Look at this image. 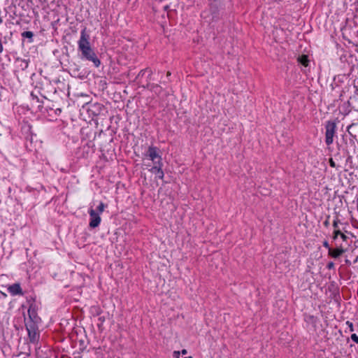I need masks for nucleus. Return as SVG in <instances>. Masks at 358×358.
I'll return each instance as SVG.
<instances>
[{
    "instance_id": "nucleus-1",
    "label": "nucleus",
    "mask_w": 358,
    "mask_h": 358,
    "mask_svg": "<svg viewBox=\"0 0 358 358\" xmlns=\"http://www.w3.org/2000/svg\"><path fill=\"white\" fill-rule=\"evenodd\" d=\"M88 40L89 35L85 33V29H83L78 41V47L81 52L82 57L92 62L95 67H99L101 62L91 48Z\"/></svg>"
},
{
    "instance_id": "nucleus-2",
    "label": "nucleus",
    "mask_w": 358,
    "mask_h": 358,
    "mask_svg": "<svg viewBox=\"0 0 358 358\" xmlns=\"http://www.w3.org/2000/svg\"><path fill=\"white\" fill-rule=\"evenodd\" d=\"M209 8L201 13L202 18L208 23L217 22L222 15L223 5L220 0H208Z\"/></svg>"
},
{
    "instance_id": "nucleus-3",
    "label": "nucleus",
    "mask_w": 358,
    "mask_h": 358,
    "mask_svg": "<svg viewBox=\"0 0 358 358\" xmlns=\"http://www.w3.org/2000/svg\"><path fill=\"white\" fill-rule=\"evenodd\" d=\"M38 323L33 322H25V327L28 332V336L30 342L36 343L39 338V332L38 330Z\"/></svg>"
},
{
    "instance_id": "nucleus-4",
    "label": "nucleus",
    "mask_w": 358,
    "mask_h": 358,
    "mask_svg": "<svg viewBox=\"0 0 358 358\" xmlns=\"http://www.w3.org/2000/svg\"><path fill=\"white\" fill-rule=\"evenodd\" d=\"M325 142L329 145L333 143L336 125L334 122L329 121L326 124Z\"/></svg>"
},
{
    "instance_id": "nucleus-5",
    "label": "nucleus",
    "mask_w": 358,
    "mask_h": 358,
    "mask_svg": "<svg viewBox=\"0 0 358 358\" xmlns=\"http://www.w3.org/2000/svg\"><path fill=\"white\" fill-rule=\"evenodd\" d=\"M89 214L90 216V221L89 223L90 227L93 229L97 227L100 224L101 220L99 213L94 209L91 208L89 210Z\"/></svg>"
},
{
    "instance_id": "nucleus-6",
    "label": "nucleus",
    "mask_w": 358,
    "mask_h": 358,
    "mask_svg": "<svg viewBox=\"0 0 358 358\" xmlns=\"http://www.w3.org/2000/svg\"><path fill=\"white\" fill-rule=\"evenodd\" d=\"M158 148L153 146H150L148 149L146 157H149L154 163L157 161L162 162V157L157 152Z\"/></svg>"
},
{
    "instance_id": "nucleus-7",
    "label": "nucleus",
    "mask_w": 358,
    "mask_h": 358,
    "mask_svg": "<svg viewBox=\"0 0 358 358\" xmlns=\"http://www.w3.org/2000/svg\"><path fill=\"white\" fill-rule=\"evenodd\" d=\"M162 162L157 161V162H155V166L150 169V171L155 174L159 179H163L164 173L162 171Z\"/></svg>"
},
{
    "instance_id": "nucleus-8",
    "label": "nucleus",
    "mask_w": 358,
    "mask_h": 358,
    "mask_svg": "<svg viewBox=\"0 0 358 358\" xmlns=\"http://www.w3.org/2000/svg\"><path fill=\"white\" fill-rule=\"evenodd\" d=\"M8 292L13 296L23 295V292L19 283H15L10 285L8 288Z\"/></svg>"
},
{
    "instance_id": "nucleus-9",
    "label": "nucleus",
    "mask_w": 358,
    "mask_h": 358,
    "mask_svg": "<svg viewBox=\"0 0 358 358\" xmlns=\"http://www.w3.org/2000/svg\"><path fill=\"white\" fill-rule=\"evenodd\" d=\"M345 252V249H344L342 246L337 247L335 249L331 248L329 250V252L328 255L332 258H338L341 255H342Z\"/></svg>"
},
{
    "instance_id": "nucleus-10",
    "label": "nucleus",
    "mask_w": 358,
    "mask_h": 358,
    "mask_svg": "<svg viewBox=\"0 0 358 358\" xmlns=\"http://www.w3.org/2000/svg\"><path fill=\"white\" fill-rule=\"evenodd\" d=\"M29 319L25 322H33L34 323H38L41 319L38 317L35 310L31 306L28 310Z\"/></svg>"
},
{
    "instance_id": "nucleus-11",
    "label": "nucleus",
    "mask_w": 358,
    "mask_h": 358,
    "mask_svg": "<svg viewBox=\"0 0 358 358\" xmlns=\"http://www.w3.org/2000/svg\"><path fill=\"white\" fill-rule=\"evenodd\" d=\"M357 127V124H351L348 127L347 131L349 133V134L353 137L356 136V130L355 128Z\"/></svg>"
},
{
    "instance_id": "nucleus-12",
    "label": "nucleus",
    "mask_w": 358,
    "mask_h": 358,
    "mask_svg": "<svg viewBox=\"0 0 358 358\" xmlns=\"http://www.w3.org/2000/svg\"><path fill=\"white\" fill-rule=\"evenodd\" d=\"M299 61L301 64H302L303 66H307L309 62V60L308 59V56L306 55H302L299 58Z\"/></svg>"
},
{
    "instance_id": "nucleus-13",
    "label": "nucleus",
    "mask_w": 358,
    "mask_h": 358,
    "mask_svg": "<svg viewBox=\"0 0 358 358\" xmlns=\"http://www.w3.org/2000/svg\"><path fill=\"white\" fill-rule=\"evenodd\" d=\"M33 36V32L30 31H26L22 34V36L24 38H32Z\"/></svg>"
},
{
    "instance_id": "nucleus-14",
    "label": "nucleus",
    "mask_w": 358,
    "mask_h": 358,
    "mask_svg": "<svg viewBox=\"0 0 358 358\" xmlns=\"http://www.w3.org/2000/svg\"><path fill=\"white\" fill-rule=\"evenodd\" d=\"M148 70V68H146L145 69H142L139 73L137 75L136 79H139L140 78L143 77L145 73H147Z\"/></svg>"
},
{
    "instance_id": "nucleus-15",
    "label": "nucleus",
    "mask_w": 358,
    "mask_h": 358,
    "mask_svg": "<svg viewBox=\"0 0 358 358\" xmlns=\"http://www.w3.org/2000/svg\"><path fill=\"white\" fill-rule=\"evenodd\" d=\"M105 207V204L103 202H101L97 207V210L99 213H101L104 210Z\"/></svg>"
},
{
    "instance_id": "nucleus-16",
    "label": "nucleus",
    "mask_w": 358,
    "mask_h": 358,
    "mask_svg": "<svg viewBox=\"0 0 358 358\" xmlns=\"http://www.w3.org/2000/svg\"><path fill=\"white\" fill-rule=\"evenodd\" d=\"M340 222V220L338 217H336L333 222V227L335 229H337L338 223Z\"/></svg>"
},
{
    "instance_id": "nucleus-17",
    "label": "nucleus",
    "mask_w": 358,
    "mask_h": 358,
    "mask_svg": "<svg viewBox=\"0 0 358 358\" xmlns=\"http://www.w3.org/2000/svg\"><path fill=\"white\" fill-rule=\"evenodd\" d=\"M346 324L348 326L349 329L351 332L355 331L353 324L351 322L347 321Z\"/></svg>"
},
{
    "instance_id": "nucleus-18",
    "label": "nucleus",
    "mask_w": 358,
    "mask_h": 358,
    "mask_svg": "<svg viewBox=\"0 0 358 358\" xmlns=\"http://www.w3.org/2000/svg\"><path fill=\"white\" fill-rule=\"evenodd\" d=\"M351 339L355 342L356 343H358V336L355 334H352L350 336Z\"/></svg>"
},
{
    "instance_id": "nucleus-19",
    "label": "nucleus",
    "mask_w": 358,
    "mask_h": 358,
    "mask_svg": "<svg viewBox=\"0 0 358 358\" xmlns=\"http://www.w3.org/2000/svg\"><path fill=\"white\" fill-rule=\"evenodd\" d=\"M323 246L328 249V252H329V250H331V248L329 246V244L327 241L323 242Z\"/></svg>"
},
{
    "instance_id": "nucleus-20",
    "label": "nucleus",
    "mask_w": 358,
    "mask_h": 358,
    "mask_svg": "<svg viewBox=\"0 0 358 358\" xmlns=\"http://www.w3.org/2000/svg\"><path fill=\"white\" fill-rule=\"evenodd\" d=\"M148 73V81H150L151 80V76H152V71L148 68V70L147 71Z\"/></svg>"
},
{
    "instance_id": "nucleus-21",
    "label": "nucleus",
    "mask_w": 358,
    "mask_h": 358,
    "mask_svg": "<svg viewBox=\"0 0 358 358\" xmlns=\"http://www.w3.org/2000/svg\"><path fill=\"white\" fill-rule=\"evenodd\" d=\"M327 268L329 269H332L334 268V263L332 262H330L327 264Z\"/></svg>"
},
{
    "instance_id": "nucleus-22",
    "label": "nucleus",
    "mask_w": 358,
    "mask_h": 358,
    "mask_svg": "<svg viewBox=\"0 0 358 358\" xmlns=\"http://www.w3.org/2000/svg\"><path fill=\"white\" fill-rule=\"evenodd\" d=\"M180 355V351H174L173 353V356L174 358H179Z\"/></svg>"
},
{
    "instance_id": "nucleus-23",
    "label": "nucleus",
    "mask_w": 358,
    "mask_h": 358,
    "mask_svg": "<svg viewBox=\"0 0 358 358\" xmlns=\"http://www.w3.org/2000/svg\"><path fill=\"white\" fill-rule=\"evenodd\" d=\"M61 111H62V110H61V109H60V108H57V109H55V110H54V109H50V112L54 113H55L56 115L59 114V113H61Z\"/></svg>"
},
{
    "instance_id": "nucleus-24",
    "label": "nucleus",
    "mask_w": 358,
    "mask_h": 358,
    "mask_svg": "<svg viewBox=\"0 0 358 358\" xmlns=\"http://www.w3.org/2000/svg\"><path fill=\"white\" fill-rule=\"evenodd\" d=\"M329 164L333 168H336V163L334 162V161L332 159H329Z\"/></svg>"
},
{
    "instance_id": "nucleus-25",
    "label": "nucleus",
    "mask_w": 358,
    "mask_h": 358,
    "mask_svg": "<svg viewBox=\"0 0 358 358\" xmlns=\"http://www.w3.org/2000/svg\"><path fill=\"white\" fill-rule=\"evenodd\" d=\"M329 216L327 217V220L324 222V225L326 227H328L329 225Z\"/></svg>"
},
{
    "instance_id": "nucleus-26",
    "label": "nucleus",
    "mask_w": 358,
    "mask_h": 358,
    "mask_svg": "<svg viewBox=\"0 0 358 358\" xmlns=\"http://www.w3.org/2000/svg\"><path fill=\"white\" fill-rule=\"evenodd\" d=\"M334 232L338 236L343 234L339 229H335Z\"/></svg>"
},
{
    "instance_id": "nucleus-27",
    "label": "nucleus",
    "mask_w": 358,
    "mask_h": 358,
    "mask_svg": "<svg viewBox=\"0 0 358 358\" xmlns=\"http://www.w3.org/2000/svg\"><path fill=\"white\" fill-rule=\"evenodd\" d=\"M340 237L342 238L343 241H346V239L348 238V236L346 235H345L344 234H342Z\"/></svg>"
},
{
    "instance_id": "nucleus-28",
    "label": "nucleus",
    "mask_w": 358,
    "mask_h": 358,
    "mask_svg": "<svg viewBox=\"0 0 358 358\" xmlns=\"http://www.w3.org/2000/svg\"><path fill=\"white\" fill-rule=\"evenodd\" d=\"M345 264H346L347 265H348V266H350V265H351V264H352L351 261H350V259H346L345 260Z\"/></svg>"
},
{
    "instance_id": "nucleus-29",
    "label": "nucleus",
    "mask_w": 358,
    "mask_h": 358,
    "mask_svg": "<svg viewBox=\"0 0 358 358\" xmlns=\"http://www.w3.org/2000/svg\"><path fill=\"white\" fill-rule=\"evenodd\" d=\"M180 353L182 354V355H186L187 353V350L183 349V350H182Z\"/></svg>"
},
{
    "instance_id": "nucleus-30",
    "label": "nucleus",
    "mask_w": 358,
    "mask_h": 358,
    "mask_svg": "<svg viewBox=\"0 0 358 358\" xmlns=\"http://www.w3.org/2000/svg\"><path fill=\"white\" fill-rule=\"evenodd\" d=\"M338 236H337L334 232V234H333V239L334 240H336L338 238Z\"/></svg>"
},
{
    "instance_id": "nucleus-31",
    "label": "nucleus",
    "mask_w": 358,
    "mask_h": 358,
    "mask_svg": "<svg viewBox=\"0 0 358 358\" xmlns=\"http://www.w3.org/2000/svg\"><path fill=\"white\" fill-rule=\"evenodd\" d=\"M31 96L33 97V99H36L38 100V97L37 96H34L32 93L31 94Z\"/></svg>"
},
{
    "instance_id": "nucleus-32",
    "label": "nucleus",
    "mask_w": 358,
    "mask_h": 358,
    "mask_svg": "<svg viewBox=\"0 0 358 358\" xmlns=\"http://www.w3.org/2000/svg\"><path fill=\"white\" fill-rule=\"evenodd\" d=\"M358 260V255L357 256V257L355 258V259L354 260V263H356Z\"/></svg>"
},
{
    "instance_id": "nucleus-33",
    "label": "nucleus",
    "mask_w": 358,
    "mask_h": 358,
    "mask_svg": "<svg viewBox=\"0 0 358 358\" xmlns=\"http://www.w3.org/2000/svg\"><path fill=\"white\" fill-rule=\"evenodd\" d=\"M171 75V73L169 71L167 72V76H169Z\"/></svg>"
},
{
    "instance_id": "nucleus-34",
    "label": "nucleus",
    "mask_w": 358,
    "mask_h": 358,
    "mask_svg": "<svg viewBox=\"0 0 358 358\" xmlns=\"http://www.w3.org/2000/svg\"><path fill=\"white\" fill-rule=\"evenodd\" d=\"M52 115H53V113L51 112V114H49V116L52 117Z\"/></svg>"
},
{
    "instance_id": "nucleus-35",
    "label": "nucleus",
    "mask_w": 358,
    "mask_h": 358,
    "mask_svg": "<svg viewBox=\"0 0 358 358\" xmlns=\"http://www.w3.org/2000/svg\"><path fill=\"white\" fill-rule=\"evenodd\" d=\"M52 115H53V113L51 112V114H49V116L52 117Z\"/></svg>"
},
{
    "instance_id": "nucleus-36",
    "label": "nucleus",
    "mask_w": 358,
    "mask_h": 358,
    "mask_svg": "<svg viewBox=\"0 0 358 358\" xmlns=\"http://www.w3.org/2000/svg\"><path fill=\"white\" fill-rule=\"evenodd\" d=\"M23 358H25V357H23Z\"/></svg>"
}]
</instances>
